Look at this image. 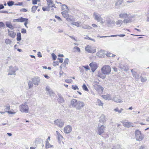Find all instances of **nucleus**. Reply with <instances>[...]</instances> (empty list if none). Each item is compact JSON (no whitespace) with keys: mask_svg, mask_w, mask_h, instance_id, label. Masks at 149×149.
Returning <instances> with one entry per match:
<instances>
[{"mask_svg":"<svg viewBox=\"0 0 149 149\" xmlns=\"http://www.w3.org/2000/svg\"><path fill=\"white\" fill-rule=\"evenodd\" d=\"M71 9L68 8L66 5V13H68L70 12ZM66 19L67 20L71 23L75 21L73 17L72 16L69 15L68 14H67L66 13Z\"/></svg>","mask_w":149,"mask_h":149,"instance_id":"1","label":"nucleus"},{"mask_svg":"<svg viewBox=\"0 0 149 149\" xmlns=\"http://www.w3.org/2000/svg\"><path fill=\"white\" fill-rule=\"evenodd\" d=\"M9 69L8 70V75H16V72L18 70V68L16 66L13 67L12 66H10L9 67Z\"/></svg>","mask_w":149,"mask_h":149,"instance_id":"2","label":"nucleus"},{"mask_svg":"<svg viewBox=\"0 0 149 149\" xmlns=\"http://www.w3.org/2000/svg\"><path fill=\"white\" fill-rule=\"evenodd\" d=\"M135 137L136 141H141L144 138V136L141 133V132L138 130H136L135 131Z\"/></svg>","mask_w":149,"mask_h":149,"instance_id":"3","label":"nucleus"},{"mask_svg":"<svg viewBox=\"0 0 149 149\" xmlns=\"http://www.w3.org/2000/svg\"><path fill=\"white\" fill-rule=\"evenodd\" d=\"M101 71L104 74H109L111 71V67L108 65L104 66L101 68Z\"/></svg>","mask_w":149,"mask_h":149,"instance_id":"4","label":"nucleus"},{"mask_svg":"<svg viewBox=\"0 0 149 149\" xmlns=\"http://www.w3.org/2000/svg\"><path fill=\"white\" fill-rule=\"evenodd\" d=\"M28 19L27 18H25L22 17H21L18 19H14L13 20V22H25L24 23V25L25 26V27H26L28 28V27L27 26V25L28 24Z\"/></svg>","mask_w":149,"mask_h":149,"instance_id":"5","label":"nucleus"},{"mask_svg":"<svg viewBox=\"0 0 149 149\" xmlns=\"http://www.w3.org/2000/svg\"><path fill=\"white\" fill-rule=\"evenodd\" d=\"M27 102H25L24 104H23L22 105L20 109V111L21 112L25 113L29 112V108L27 105Z\"/></svg>","mask_w":149,"mask_h":149,"instance_id":"6","label":"nucleus"},{"mask_svg":"<svg viewBox=\"0 0 149 149\" xmlns=\"http://www.w3.org/2000/svg\"><path fill=\"white\" fill-rule=\"evenodd\" d=\"M85 49L86 51L90 53H94L96 52V48L89 45L86 46Z\"/></svg>","mask_w":149,"mask_h":149,"instance_id":"7","label":"nucleus"},{"mask_svg":"<svg viewBox=\"0 0 149 149\" xmlns=\"http://www.w3.org/2000/svg\"><path fill=\"white\" fill-rule=\"evenodd\" d=\"M106 23L107 26L110 27L113 26L115 24V21L109 18L107 19Z\"/></svg>","mask_w":149,"mask_h":149,"instance_id":"8","label":"nucleus"},{"mask_svg":"<svg viewBox=\"0 0 149 149\" xmlns=\"http://www.w3.org/2000/svg\"><path fill=\"white\" fill-rule=\"evenodd\" d=\"M46 91L47 92V94H49L51 97H53L55 96V94L49 86H47L46 87Z\"/></svg>","mask_w":149,"mask_h":149,"instance_id":"9","label":"nucleus"},{"mask_svg":"<svg viewBox=\"0 0 149 149\" xmlns=\"http://www.w3.org/2000/svg\"><path fill=\"white\" fill-rule=\"evenodd\" d=\"M105 128L106 127L103 125H101L100 127L98 126L97 129V133L100 135H101L104 132Z\"/></svg>","mask_w":149,"mask_h":149,"instance_id":"10","label":"nucleus"},{"mask_svg":"<svg viewBox=\"0 0 149 149\" xmlns=\"http://www.w3.org/2000/svg\"><path fill=\"white\" fill-rule=\"evenodd\" d=\"M85 105L84 103L82 101H78L76 105V109L77 110H80Z\"/></svg>","mask_w":149,"mask_h":149,"instance_id":"11","label":"nucleus"},{"mask_svg":"<svg viewBox=\"0 0 149 149\" xmlns=\"http://www.w3.org/2000/svg\"><path fill=\"white\" fill-rule=\"evenodd\" d=\"M89 66L91 67L92 71L93 72H94L98 68V65L97 63L94 62H93L90 63Z\"/></svg>","mask_w":149,"mask_h":149,"instance_id":"12","label":"nucleus"},{"mask_svg":"<svg viewBox=\"0 0 149 149\" xmlns=\"http://www.w3.org/2000/svg\"><path fill=\"white\" fill-rule=\"evenodd\" d=\"M31 80L33 83L36 86L39 85L40 80V78L37 76L32 78Z\"/></svg>","mask_w":149,"mask_h":149,"instance_id":"13","label":"nucleus"},{"mask_svg":"<svg viewBox=\"0 0 149 149\" xmlns=\"http://www.w3.org/2000/svg\"><path fill=\"white\" fill-rule=\"evenodd\" d=\"M134 17V16H128L127 17L124 19L123 22L126 24L130 23L133 21L132 19Z\"/></svg>","mask_w":149,"mask_h":149,"instance_id":"14","label":"nucleus"},{"mask_svg":"<svg viewBox=\"0 0 149 149\" xmlns=\"http://www.w3.org/2000/svg\"><path fill=\"white\" fill-rule=\"evenodd\" d=\"M54 123L60 127H62L64 125V123L60 119L55 120L54 121Z\"/></svg>","mask_w":149,"mask_h":149,"instance_id":"15","label":"nucleus"},{"mask_svg":"<svg viewBox=\"0 0 149 149\" xmlns=\"http://www.w3.org/2000/svg\"><path fill=\"white\" fill-rule=\"evenodd\" d=\"M93 15L95 16L94 19L96 20L98 22H100L102 19V18L101 16L98 13L94 12L93 13Z\"/></svg>","mask_w":149,"mask_h":149,"instance_id":"16","label":"nucleus"},{"mask_svg":"<svg viewBox=\"0 0 149 149\" xmlns=\"http://www.w3.org/2000/svg\"><path fill=\"white\" fill-rule=\"evenodd\" d=\"M104 50H101L96 53V55L99 57H103L104 56Z\"/></svg>","mask_w":149,"mask_h":149,"instance_id":"17","label":"nucleus"},{"mask_svg":"<svg viewBox=\"0 0 149 149\" xmlns=\"http://www.w3.org/2000/svg\"><path fill=\"white\" fill-rule=\"evenodd\" d=\"M5 24L7 27L10 28V29H14V27L12 25L11 22L9 21H6L5 22Z\"/></svg>","mask_w":149,"mask_h":149,"instance_id":"18","label":"nucleus"},{"mask_svg":"<svg viewBox=\"0 0 149 149\" xmlns=\"http://www.w3.org/2000/svg\"><path fill=\"white\" fill-rule=\"evenodd\" d=\"M58 137L59 143L61 144V143H62L63 144H64V143L63 140L64 139L62 136H61L60 134H58Z\"/></svg>","mask_w":149,"mask_h":149,"instance_id":"19","label":"nucleus"},{"mask_svg":"<svg viewBox=\"0 0 149 149\" xmlns=\"http://www.w3.org/2000/svg\"><path fill=\"white\" fill-rule=\"evenodd\" d=\"M95 88L96 91H99L100 92H102L103 91V88L98 85H95Z\"/></svg>","mask_w":149,"mask_h":149,"instance_id":"20","label":"nucleus"},{"mask_svg":"<svg viewBox=\"0 0 149 149\" xmlns=\"http://www.w3.org/2000/svg\"><path fill=\"white\" fill-rule=\"evenodd\" d=\"M78 101L75 99H72L71 101V105L72 107L76 108Z\"/></svg>","mask_w":149,"mask_h":149,"instance_id":"21","label":"nucleus"},{"mask_svg":"<svg viewBox=\"0 0 149 149\" xmlns=\"http://www.w3.org/2000/svg\"><path fill=\"white\" fill-rule=\"evenodd\" d=\"M128 16V15L126 13H122L120 14L119 15V17L120 18H124V19L126 18Z\"/></svg>","mask_w":149,"mask_h":149,"instance_id":"22","label":"nucleus"},{"mask_svg":"<svg viewBox=\"0 0 149 149\" xmlns=\"http://www.w3.org/2000/svg\"><path fill=\"white\" fill-rule=\"evenodd\" d=\"M72 130V127L70 125H68L66 127V134L69 133Z\"/></svg>","mask_w":149,"mask_h":149,"instance_id":"23","label":"nucleus"},{"mask_svg":"<svg viewBox=\"0 0 149 149\" xmlns=\"http://www.w3.org/2000/svg\"><path fill=\"white\" fill-rule=\"evenodd\" d=\"M100 123H104L106 121L105 116L104 115L102 114L100 118V120H99Z\"/></svg>","mask_w":149,"mask_h":149,"instance_id":"24","label":"nucleus"},{"mask_svg":"<svg viewBox=\"0 0 149 149\" xmlns=\"http://www.w3.org/2000/svg\"><path fill=\"white\" fill-rule=\"evenodd\" d=\"M123 22V21L121 19H119L116 22V24L118 26L120 27Z\"/></svg>","mask_w":149,"mask_h":149,"instance_id":"25","label":"nucleus"},{"mask_svg":"<svg viewBox=\"0 0 149 149\" xmlns=\"http://www.w3.org/2000/svg\"><path fill=\"white\" fill-rule=\"evenodd\" d=\"M125 125V126L127 127H131L134 126V125L133 123L129 122H126Z\"/></svg>","mask_w":149,"mask_h":149,"instance_id":"26","label":"nucleus"},{"mask_svg":"<svg viewBox=\"0 0 149 149\" xmlns=\"http://www.w3.org/2000/svg\"><path fill=\"white\" fill-rule=\"evenodd\" d=\"M8 35L10 37H11L12 38H14L15 37L16 33L13 31H11Z\"/></svg>","mask_w":149,"mask_h":149,"instance_id":"27","label":"nucleus"},{"mask_svg":"<svg viewBox=\"0 0 149 149\" xmlns=\"http://www.w3.org/2000/svg\"><path fill=\"white\" fill-rule=\"evenodd\" d=\"M123 1V0H117L116 2V6H119L122 3Z\"/></svg>","mask_w":149,"mask_h":149,"instance_id":"28","label":"nucleus"},{"mask_svg":"<svg viewBox=\"0 0 149 149\" xmlns=\"http://www.w3.org/2000/svg\"><path fill=\"white\" fill-rule=\"evenodd\" d=\"M17 40L18 41H20L21 40V33L20 32L17 33Z\"/></svg>","mask_w":149,"mask_h":149,"instance_id":"29","label":"nucleus"},{"mask_svg":"<svg viewBox=\"0 0 149 149\" xmlns=\"http://www.w3.org/2000/svg\"><path fill=\"white\" fill-rule=\"evenodd\" d=\"M133 76L136 79H139V75L136 72L133 73Z\"/></svg>","mask_w":149,"mask_h":149,"instance_id":"30","label":"nucleus"},{"mask_svg":"<svg viewBox=\"0 0 149 149\" xmlns=\"http://www.w3.org/2000/svg\"><path fill=\"white\" fill-rule=\"evenodd\" d=\"M113 100L115 102L117 103H120L123 102L120 99H118L117 97H116L113 98Z\"/></svg>","mask_w":149,"mask_h":149,"instance_id":"31","label":"nucleus"},{"mask_svg":"<svg viewBox=\"0 0 149 149\" xmlns=\"http://www.w3.org/2000/svg\"><path fill=\"white\" fill-rule=\"evenodd\" d=\"M105 74H104L102 73H98V74H97V76L98 77H100L102 79H104L105 78L106 76L105 75Z\"/></svg>","mask_w":149,"mask_h":149,"instance_id":"32","label":"nucleus"},{"mask_svg":"<svg viewBox=\"0 0 149 149\" xmlns=\"http://www.w3.org/2000/svg\"><path fill=\"white\" fill-rule=\"evenodd\" d=\"M33 84L32 81H28V85L29 89H30L33 87Z\"/></svg>","mask_w":149,"mask_h":149,"instance_id":"33","label":"nucleus"},{"mask_svg":"<svg viewBox=\"0 0 149 149\" xmlns=\"http://www.w3.org/2000/svg\"><path fill=\"white\" fill-rule=\"evenodd\" d=\"M73 49L74 50V52H77L80 53L81 52L80 49L78 47L75 46L73 48Z\"/></svg>","mask_w":149,"mask_h":149,"instance_id":"34","label":"nucleus"},{"mask_svg":"<svg viewBox=\"0 0 149 149\" xmlns=\"http://www.w3.org/2000/svg\"><path fill=\"white\" fill-rule=\"evenodd\" d=\"M97 104L99 106H103V103L99 99H97Z\"/></svg>","mask_w":149,"mask_h":149,"instance_id":"35","label":"nucleus"},{"mask_svg":"<svg viewBox=\"0 0 149 149\" xmlns=\"http://www.w3.org/2000/svg\"><path fill=\"white\" fill-rule=\"evenodd\" d=\"M42 9L44 11H49L50 10V8L49 6H47L45 7H43Z\"/></svg>","mask_w":149,"mask_h":149,"instance_id":"36","label":"nucleus"},{"mask_svg":"<svg viewBox=\"0 0 149 149\" xmlns=\"http://www.w3.org/2000/svg\"><path fill=\"white\" fill-rule=\"evenodd\" d=\"M14 2L12 1H10L7 2V5L9 6H11L14 5Z\"/></svg>","mask_w":149,"mask_h":149,"instance_id":"37","label":"nucleus"},{"mask_svg":"<svg viewBox=\"0 0 149 149\" xmlns=\"http://www.w3.org/2000/svg\"><path fill=\"white\" fill-rule=\"evenodd\" d=\"M38 7V6H33L31 9L32 12L33 13H35Z\"/></svg>","mask_w":149,"mask_h":149,"instance_id":"38","label":"nucleus"},{"mask_svg":"<svg viewBox=\"0 0 149 149\" xmlns=\"http://www.w3.org/2000/svg\"><path fill=\"white\" fill-rule=\"evenodd\" d=\"M107 56L109 57H113L115 56V55L113 54L110 52H108L106 54Z\"/></svg>","mask_w":149,"mask_h":149,"instance_id":"39","label":"nucleus"},{"mask_svg":"<svg viewBox=\"0 0 149 149\" xmlns=\"http://www.w3.org/2000/svg\"><path fill=\"white\" fill-rule=\"evenodd\" d=\"M80 23H81V22L79 23L78 22H74V21L71 24L73 25H75L77 26H79Z\"/></svg>","mask_w":149,"mask_h":149,"instance_id":"40","label":"nucleus"},{"mask_svg":"<svg viewBox=\"0 0 149 149\" xmlns=\"http://www.w3.org/2000/svg\"><path fill=\"white\" fill-rule=\"evenodd\" d=\"M103 97L105 100H109L110 98V95H106L103 96Z\"/></svg>","mask_w":149,"mask_h":149,"instance_id":"41","label":"nucleus"},{"mask_svg":"<svg viewBox=\"0 0 149 149\" xmlns=\"http://www.w3.org/2000/svg\"><path fill=\"white\" fill-rule=\"evenodd\" d=\"M46 143L45 145V147L46 148H49V146L50 144L49 143L48 140L46 141Z\"/></svg>","mask_w":149,"mask_h":149,"instance_id":"42","label":"nucleus"},{"mask_svg":"<svg viewBox=\"0 0 149 149\" xmlns=\"http://www.w3.org/2000/svg\"><path fill=\"white\" fill-rule=\"evenodd\" d=\"M5 42L6 44H10L11 43V41L9 39H6L5 40Z\"/></svg>","mask_w":149,"mask_h":149,"instance_id":"43","label":"nucleus"},{"mask_svg":"<svg viewBox=\"0 0 149 149\" xmlns=\"http://www.w3.org/2000/svg\"><path fill=\"white\" fill-rule=\"evenodd\" d=\"M82 88L85 91H88V89L85 84H84L82 86Z\"/></svg>","mask_w":149,"mask_h":149,"instance_id":"44","label":"nucleus"},{"mask_svg":"<svg viewBox=\"0 0 149 149\" xmlns=\"http://www.w3.org/2000/svg\"><path fill=\"white\" fill-rule=\"evenodd\" d=\"M119 67L122 69H123L124 70H126V67L125 65L120 64L119 65ZM127 71V70H126Z\"/></svg>","mask_w":149,"mask_h":149,"instance_id":"45","label":"nucleus"},{"mask_svg":"<svg viewBox=\"0 0 149 149\" xmlns=\"http://www.w3.org/2000/svg\"><path fill=\"white\" fill-rule=\"evenodd\" d=\"M47 1V5L48 6H50V5L52 4V3H53V1L51 0H46Z\"/></svg>","mask_w":149,"mask_h":149,"instance_id":"46","label":"nucleus"},{"mask_svg":"<svg viewBox=\"0 0 149 149\" xmlns=\"http://www.w3.org/2000/svg\"><path fill=\"white\" fill-rule=\"evenodd\" d=\"M84 39H88L89 40L93 41V42H95V40L94 39H93V38H91L89 37L88 36H86V37H85L84 38Z\"/></svg>","mask_w":149,"mask_h":149,"instance_id":"47","label":"nucleus"},{"mask_svg":"<svg viewBox=\"0 0 149 149\" xmlns=\"http://www.w3.org/2000/svg\"><path fill=\"white\" fill-rule=\"evenodd\" d=\"M141 81L142 82H145L147 80L146 77L143 78L142 77H141Z\"/></svg>","mask_w":149,"mask_h":149,"instance_id":"48","label":"nucleus"},{"mask_svg":"<svg viewBox=\"0 0 149 149\" xmlns=\"http://www.w3.org/2000/svg\"><path fill=\"white\" fill-rule=\"evenodd\" d=\"M72 88L74 90H75L76 89H77V90L79 89V88H78V86L76 85H72Z\"/></svg>","mask_w":149,"mask_h":149,"instance_id":"49","label":"nucleus"},{"mask_svg":"<svg viewBox=\"0 0 149 149\" xmlns=\"http://www.w3.org/2000/svg\"><path fill=\"white\" fill-rule=\"evenodd\" d=\"M59 102L60 103H62L64 102V100L63 98L60 95L59 96Z\"/></svg>","mask_w":149,"mask_h":149,"instance_id":"50","label":"nucleus"},{"mask_svg":"<svg viewBox=\"0 0 149 149\" xmlns=\"http://www.w3.org/2000/svg\"><path fill=\"white\" fill-rule=\"evenodd\" d=\"M52 57L53 58V60L54 61L55 60L56 58V56L54 53H52Z\"/></svg>","mask_w":149,"mask_h":149,"instance_id":"51","label":"nucleus"},{"mask_svg":"<svg viewBox=\"0 0 149 149\" xmlns=\"http://www.w3.org/2000/svg\"><path fill=\"white\" fill-rule=\"evenodd\" d=\"M4 108L5 109L9 110L10 109V106L9 105L6 106H4Z\"/></svg>","mask_w":149,"mask_h":149,"instance_id":"52","label":"nucleus"},{"mask_svg":"<svg viewBox=\"0 0 149 149\" xmlns=\"http://www.w3.org/2000/svg\"><path fill=\"white\" fill-rule=\"evenodd\" d=\"M114 111L116 112H118V113H120V110H119L118 107H116V108L114 109Z\"/></svg>","mask_w":149,"mask_h":149,"instance_id":"53","label":"nucleus"},{"mask_svg":"<svg viewBox=\"0 0 149 149\" xmlns=\"http://www.w3.org/2000/svg\"><path fill=\"white\" fill-rule=\"evenodd\" d=\"M82 67H84L86 70H90V68L88 65L82 66Z\"/></svg>","mask_w":149,"mask_h":149,"instance_id":"54","label":"nucleus"},{"mask_svg":"<svg viewBox=\"0 0 149 149\" xmlns=\"http://www.w3.org/2000/svg\"><path fill=\"white\" fill-rule=\"evenodd\" d=\"M0 26L4 28L5 27V24L2 22H0Z\"/></svg>","mask_w":149,"mask_h":149,"instance_id":"55","label":"nucleus"},{"mask_svg":"<svg viewBox=\"0 0 149 149\" xmlns=\"http://www.w3.org/2000/svg\"><path fill=\"white\" fill-rule=\"evenodd\" d=\"M58 62L57 61H54L53 63V65L54 66L58 65Z\"/></svg>","mask_w":149,"mask_h":149,"instance_id":"56","label":"nucleus"},{"mask_svg":"<svg viewBox=\"0 0 149 149\" xmlns=\"http://www.w3.org/2000/svg\"><path fill=\"white\" fill-rule=\"evenodd\" d=\"M83 28L85 29H90L91 27L88 26H85L82 27Z\"/></svg>","mask_w":149,"mask_h":149,"instance_id":"57","label":"nucleus"},{"mask_svg":"<svg viewBox=\"0 0 149 149\" xmlns=\"http://www.w3.org/2000/svg\"><path fill=\"white\" fill-rule=\"evenodd\" d=\"M5 112H7L9 114H13L15 113V112L12 111H6Z\"/></svg>","mask_w":149,"mask_h":149,"instance_id":"58","label":"nucleus"},{"mask_svg":"<svg viewBox=\"0 0 149 149\" xmlns=\"http://www.w3.org/2000/svg\"><path fill=\"white\" fill-rule=\"evenodd\" d=\"M38 0H32V4L33 5H36L37 4Z\"/></svg>","mask_w":149,"mask_h":149,"instance_id":"59","label":"nucleus"},{"mask_svg":"<svg viewBox=\"0 0 149 149\" xmlns=\"http://www.w3.org/2000/svg\"><path fill=\"white\" fill-rule=\"evenodd\" d=\"M20 12H26L27 11V9L26 8H22L20 10Z\"/></svg>","mask_w":149,"mask_h":149,"instance_id":"60","label":"nucleus"},{"mask_svg":"<svg viewBox=\"0 0 149 149\" xmlns=\"http://www.w3.org/2000/svg\"><path fill=\"white\" fill-rule=\"evenodd\" d=\"M26 30L24 29H22L21 30V32L22 33H26Z\"/></svg>","mask_w":149,"mask_h":149,"instance_id":"61","label":"nucleus"},{"mask_svg":"<svg viewBox=\"0 0 149 149\" xmlns=\"http://www.w3.org/2000/svg\"><path fill=\"white\" fill-rule=\"evenodd\" d=\"M72 80L71 79H66V82H67L68 83H70L72 82Z\"/></svg>","mask_w":149,"mask_h":149,"instance_id":"62","label":"nucleus"},{"mask_svg":"<svg viewBox=\"0 0 149 149\" xmlns=\"http://www.w3.org/2000/svg\"><path fill=\"white\" fill-rule=\"evenodd\" d=\"M57 60H59V62L62 63L63 61V59L62 58H58Z\"/></svg>","mask_w":149,"mask_h":149,"instance_id":"63","label":"nucleus"},{"mask_svg":"<svg viewBox=\"0 0 149 149\" xmlns=\"http://www.w3.org/2000/svg\"><path fill=\"white\" fill-rule=\"evenodd\" d=\"M38 56L39 57H42V55H41V53L40 52H38L37 54Z\"/></svg>","mask_w":149,"mask_h":149,"instance_id":"64","label":"nucleus"}]
</instances>
